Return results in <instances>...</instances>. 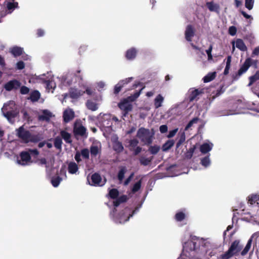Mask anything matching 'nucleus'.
Segmentation results:
<instances>
[{
  "label": "nucleus",
  "instance_id": "7",
  "mask_svg": "<svg viewBox=\"0 0 259 259\" xmlns=\"http://www.w3.org/2000/svg\"><path fill=\"white\" fill-rule=\"evenodd\" d=\"M242 246L240 244L239 240H235L232 242L229 249L234 253V255H236L242 249Z\"/></svg>",
  "mask_w": 259,
  "mask_h": 259
},
{
  "label": "nucleus",
  "instance_id": "9",
  "mask_svg": "<svg viewBox=\"0 0 259 259\" xmlns=\"http://www.w3.org/2000/svg\"><path fill=\"white\" fill-rule=\"evenodd\" d=\"M85 93V92L82 91L77 89L70 88L69 90V96L73 99H76L82 96Z\"/></svg>",
  "mask_w": 259,
  "mask_h": 259
},
{
  "label": "nucleus",
  "instance_id": "17",
  "mask_svg": "<svg viewBox=\"0 0 259 259\" xmlns=\"http://www.w3.org/2000/svg\"><path fill=\"white\" fill-rule=\"evenodd\" d=\"M87 130L84 126L82 125L79 126H75L73 129L74 135L80 136H84L86 133Z\"/></svg>",
  "mask_w": 259,
  "mask_h": 259
},
{
  "label": "nucleus",
  "instance_id": "58",
  "mask_svg": "<svg viewBox=\"0 0 259 259\" xmlns=\"http://www.w3.org/2000/svg\"><path fill=\"white\" fill-rule=\"evenodd\" d=\"M16 67L18 69L22 70L25 67V63L22 61H19L17 63Z\"/></svg>",
  "mask_w": 259,
  "mask_h": 259
},
{
  "label": "nucleus",
  "instance_id": "47",
  "mask_svg": "<svg viewBox=\"0 0 259 259\" xmlns=\"http://www.w3.org/2000/svg\"><path fill=\"white\" fill-rule=\"evenodd\" d=\"M249 79V85H251L256 80H259V70L257 71L253 75L250 76Z\"/></svg>",
  "mask_w": 259,
  "mask_h": 259
},
{
  "label": "nucleus",
  "instance_id": "46",
  "mask_svg": "<svg viewBox=\"0 0 259 259\" xmlns=\"http://www.w3.org/2000/svg\"><path fill=\"white\" fill-rule=\"evenodd\" d=\"M251 243H252V239H249L245 248L243 249V250L242 251V252L241 253L242 255H244L247 254V253L248 252L250 248Z\"/></svg>",
  "mask_w": 259,
  "mask_h": 259
},
{
  "label": "nucleus",
  "instance_id": "52",
  "mask_svg": "<svg viewBox=\"0 0 259 259\" xmlns=\"http://www.w3.org/2000/svg\"><path fill=\"white\" fill-rule=\"evenodd\" d=\"M175 219L178 222H181L185 218V214L182 212H178L175 215Z\"/></svg>",
  "mask_w": 259,
  "mask_h": 259
},
{
  "label": "nucleus",
  "instance_id": "38",
  "mask_svg": "<svg viewBox=\"0 0 259 259\" xmlns=\"http://www.w3.org/2000/svg\"><path fill=\"white\" fill-rule=\"evenodd\" d=\"M163 99V97L160 94L155 98L154 100V105L156 108H157L161 106Z\"/></svg>",
  "mask_w": 259,
  "mask_h": 259
},
{
  "label": "nucleus",
  "instance_id": "12",
  "mask_svg": "<svg viewBox=\"0 0 259 259\" xmlns=\"http://www.w3.org/2000/svg\"><path fill=\"white\" fill-rule=\"evenodd\" d=\"M74 117V113L72 110H66L64 111L63 118L64 122L67 123L71 121Z\"/></svg>",
  "mask_w": 259,
  "mask_h": 259
},
{
  "label": "nucleus",
  "instance_id": "16",
  "mask_svg": "<svg viewBox=\"0 0 259 259\" xmlns=\"http://www.w3.org/2000/svg\"><path fill=\"white\" fill-rule=\"evenodd\" d=\"M40 98V94L37 90H34L32 91L27 100H30L32 102H35L38 101Z\"/></svg>",
  "mask_w": 259,
  "mask_h": 259
},
{
  "label": "nucleus",
  "instance_id": "51",
  "mask_svg": "<svg viewBox=\"0 0 259 259\" xmlns=\"http://www.w3.org/2000/svg\"><path fill=\"white\" fill-rule=\"evenodd\" d=\"M80 154L82 157L85 159H89L90 158V151L87 148H84L81 150Z\"/></svg>",
  "mask_w": 259,
  "mask_h": 259
},
{
  "label": "nucleus",
  "instance_id": "63",
  "mask_svg": "<svg viewBox=\"0 0 259 259\" xmlns=\"http://www.w3.org/2000/svg\"><path fill=\"white\" fill-rule=\"evenodd\" d=\"M28 152L30 154L34 155L35 156H37L39 154V152L36 149H29Z\"/></svg>",
  "mask_w": 259,
  "mask_h": 259
},
{
  "label": "nucleus",
  "instance_id": "3",
  "mask_svg": "<svg viewBox=\"0 0 259 259\" xmlns=\"http://www.w3.org/2000/svg\"><path fill=\"white\" fill-rule=\"evenodd\" d=\"M20 160H17V163L21 165H26L31 161V157L27 151H22L20 153Z\"/></svg>",
  "mask_w": 259,
  "mask_h": 259
},
{
  "label": "nucleus",
  "instance_id": "56",
  "mask_svg": "<svg viewBox=\"0 0 259 259\" xmlns=\"http://www.w3.org/2000/svg\"><path fill=\"white\" fill-rule=\"evenodd\" d=\"M29 89L25 85L20 87V92L22 95L27 94L29 92Z\"/></svg>",
  "mask_w": 259,
  "mask_h": 259
},
{
  "label": "nucleus",
  "instance_id": "13",
  "mask_svg": "<svg viewBox=\"0 0 259 259\" xmlns=\"http://www.w3.org/2000/svg\"><path fill=\"white\" fill-rule=\"evenodd\" d=\"M251 65V61L250 59L248 58L245 60L244 63L243 64V65L241 66L240 69H239L237 75L239 76L242 75L243 73L245 72L249 67Z\"/></svg>",
  "mask_w": 259,
  "mask_h": 259
},
{
  "label": "nucleus",
  "instance_id": "36",
  "mask_svg": "<svg viewBox=\"0 0 259 259\" xmlns=\"http://www.w3.org/2000/svg\"><path fill=\"white\" fill-rule=\"evenodd\" d=\"M62 143V140L61 137L58 136L55 138L54 144L56 149L61 150Z\"/></svg>",
  "mask_w": 259,
  "mask_h": 259
},
{
  "label": "nucleus",
  "instance_id": "23",
  "mask_svg": "<svg viewBox=\"0 0 259 259\" xmlns=\"http://www.w3.org/2000/svg\"><path fill=\"white\" fill-rule=\"evenodd\" d=\"M78 170L77 164L74 162H70L68 164V170L69 173L71 174H75Z\"/></svg>",
  "mask_w": 259,
  "mask_h": 259
},
{
  "label": "nucleus",
  "instance_id": "30",
  "mask_svg": "<svg viewBox=\"0 0 259 259\" xmlns=\"http://www.w3.org/2000/svg\"><path fill=\"white\" fill-rule=\"evenodd\" d=\"M212 147L208 143H204L200 147V151L203 154H206L209 152Z\"/></svg>",
  "mask_w": 259,
  "mask_h": 259
},
{
  "label": "nucleus",
  "instance_id": "27",
  "mask_svg": "<svg viewBox=\"0 0 259 259\" xmlns=\"http://www.w3.org/2000/svg\"><path fill=\"white\" fill-rule=\"evenodd\" d=\"M10 52L14 57L20 56L22 54L23 49L19 47H14L10 51Z\"/></svg>",
  "mask_w": 259,
  "mask_h": 259
},
{
  "label": "nucleus",
  "instance_id": "8",
  "mask_svg": "<svg viewBox=\"0 0 259 259\" xmlns=\"http://www.w3.org/2000/svg\"><path fill=\"white\" fill-rule=\"evenodd\" d=\"M132 77L126 78L125 80L120 81L114 87V93L115 95L118 94L121 90L122 88L126 84H127L132 79Z\"/></svg>",
  "mask_w": 259,
  "mask_h": 259
},
{
  "label": "nucleus",
  "instance_id": "50",
  "mask_svg": "<svg viewBox=\"0 0 259 259\" xmlns=\"http://www.w3.org/2000/svg\"><path fill=\"white\" fill-rule=\"evenodd\" d=\"M201 164L207 167L208 166L210 163V159H209V155H207L205 157L202 158L201 160Z\"/></svg>",
  "mask_w": 259,
  "mask_h": 259
},
{
  "label": "nucleus",
  "instance_id": "45",
  "mask_svg": "<svg viewBox=\"0 0 259 259\" xmlns=\"http://www.w3.org/2000/svg\"><path fill=\"white\" fill-rule=\"evenodd\" d=\"M90 152L92 157H96L99 152V150L97 146L92 145L90 147Z\"/></svg>",
  "mask_w": 259,
  "mask_h": 259
},
{
  "label": "nucleus",
  "instance_id": "55",
  "mask_svg": "<svg viewBox=\"0 0 259 259\" xmlns=\"http://www.w3.org/2000/svg\"><path fill=\"white\" fill-rule=\"evenodd\" d=\"M7 7L9 10H12L14 9L15 8H17L18 7V3L17 2H15V3L9 2L7 4Z\"/></svg>",
  "mask_w": 259,
  "mask_h": 259
},
{
  "label": "nucleus",
  "instance_id": "24",
  "mask_svg": "<svg viewBox=\"0 0 259 259\" xmlns=\"http://www.w3.org/2000/svg\"><path fill=\"white\" fill-rule=\"evenodd\" d=\"M236 47L241 51H246L247 48L242 39L238 38L236 40Z\"/></svg>",
  "mask_w": 259,
  "mask_h": 259
},
{
  "label": "nucleus",
  "instance_id": "5",
  "mask_svg": "<svg viewBox=\"0 0 259 259\" xmlns=\"http://www.w3.org/2000/svg\"><path fill=\"white\" fill-rule=\"evenodd\" d=\"M119 108L123 111V116H126L133 109V105L128 102L122 100L118 104Z\"/></svg>",
  "mask_w": 259,
  "mask_h": 259
},
{
  "label": "nucleus",
  "instance_id": "28",
  "mask_svg": "<svg viewBox=\"0 0 259 259\" xmlns=\"http://www.w3.org/2000/svg\"><path fill=\"white\" fill-rule=\"evenodd\" d=\"M140 93V91H136L134 94L131 95L130 96L127 97L126 98L124 99L123 100L131 103V102L135 101L139 97Z\"/></svg>",
  "mask_w": 259,
  "mask_h": 259
},
{
  "label": "nucleus",
  "instance_id": "49",
  "mask_svg": "<svg viewBox=\"0 0 259 259\" xmlns=\"http://www.w3.org/2000/svg\"><path fill=\"white\" fill-rule=\"evenodd\" d=\"M141 184H142V180H140L139 181H138L137 183H136L132 189V191L133 193H135L137 192H138L141 188Z\"/></svg>",
  "mask_w": 259,
  "mask_h": 259
},
{
  "label": "nucleus",
  "instance_id": "40",
  "mask_svg": "<svg viewBox=\"0 0 259 259\" xmlns=\"http://www.w3.org/2000/svg\"><path fill=\"white\" fill-rule=\"evenodd\" d=\"M185 134L184 132H183L179 136L178 141L176 144V148H178L185 141Z\"/></svg>",
  "mask_w": 259,
  "mask_h": 259
},
{
  "label": "nucleus",
  "instance_id": "53",
  "mask_svg": "<svg viewBox=\"0 0 259 259\" xmlns=\"http://www.w3.org/2000/svg\"><path fill=\"white\" fill-rule=\"evenodd\" d=\"M160 150V147L158 146H151L149 148V152L152 154H157Z\"/></svg>",
  "mask_w": 259,
  "mask_h": 259
},
{
  "label": "nucleus",
  "instance_id": "20",
  "mask_svg": "<svg viewBox=\"0 0 259 259\" xmlns=\"http://www.w3.org/2000/svg\"><path fill=\"white\" fill-rule=\"evenodd\" d=\"M113 149L117 153H120L123 150V146L121 142L118 140L113 141Z\"/></svg>",
  "mask_w": 259,
  "mask_h": 259
},
{
  "label": "nucleus",
  "instance_id": "14",
  "mask_svg": "<svg viewBox=\"0 0 259 259\" xmlns=\"http://www.w3.org/2000/svg\"><path fill=\"white\" fill-rule=\"evenodd\" d=\"M206 6L210 12H214L219 14L220 7L219 4H215L213 2H209L206 3Z\"/></svg>",
  "mask_w": 259,
  "mask_h": 259
},
{
  "label": "nucleus",
  "instance_id": "42",
  "mask_svg": "<svg viewBox=\"0 0 259 259\" xmlns=\"http://www.w3.org/2000/svg\"><path fill=\"white\" fill-rule=\"evenodd\" d=\"M231 62V56H228L227 58V62L226 67L225 68L224 74V75H227L229 73V71L230 68Z\"/></svg>",
  "mask_w": 259,
  "mask_h": 259
},
{
  "label": "nucleus",
  "instance_id": "60",
  "mask_svg": "<svg viewBox=\"0 0 259 259\" xmlns=\"http://www.w3.org/2000/svg\"><path fill=\"white\" fill-rule=\"evenodd\" d=\"M177 132H178V128H176L173 130L170 131L167 135V137L168 138L173 137L176 134Z\"/></svg>",
  "mask_w": 259,
  "mask_h": 259
},
{
  "label": "nucleus",
  "instance_id": "62",
  "mask_svg": "<svg viewBox=\"0 0 259 259\" xmlns=\"http://www.w3.org/2000/svg\"><path fill=\"white\" fill-rule=\"evenodd\" d=\"M159 131L161 133L164 134L167 131V126L166 125H162L159 127Z\"/></svg>",
  "mask_w": 259,
  "mask_h": 259
},
{
  "label": "nucleus",
  "instance_id": "34",
  "mask_svg": "<svg viewBox=\"0 0 259 259\" xmlns=\"http://www.w3.org/2000/svg\"><path fill=\"white\" fill-rule=\"evenodd\" d=\"M108 195L110 198L116 199L119 195V191L116 188H113L109 190Z\"/></svg>",
  "mask_w": 259,
  "mask_h": 259
},
{
  "label": "nucleus",
  "instance_id": "10",
  "mask_svg": "<svg viewBox=\"0 0 259 259\" xmlns=\"http://www.w3.org/2000/svg\"><path fill=\"white\" fill-rule=\"evenodd\" d=\"M18 115V112L15 110H10L4 113V116L9 122L13 123L15 122V118Z\"/></svg>",
  "mask_w": 259,
  "mask_h": 259
},
{
  "label": "nucleus",
  "instance_id": "31",
  "mask_svg": "<svg viewBox=\"0 0 259 259\" xmlns=\"http://www.w3.org/2000/svg\"><path fill=\"white\" fill-rule=\"evenodd\" d=\"M86 106L88 109L94 111L97 110L98 108L97 104L91 100H88Z\"/></svg>",
  "mask_w": 259,
  "mask_h": 259
},
{
  "label": "nucleus",
  "instance_id": "33",
  "mask_svg": "<svg viewBox=\"0 0 259 259\" xmlns=\"http://www.w3.org/2000/svg\"><path fill=\"white\" fill-rule=\"evenodd\" d=\"M153 157L150 158H146L144 156H142L140 158L139 161L140 164L144 166H147L150 164L151 161L152 160Z\"/></svg>",
  "mask_w": 259,
  "mask_h": 259
},
{
  "label": "nucleus",
  "instance_id": "59",
  "mask_svg": "<svg viewBox=\"0 0 259 259\" xmlns=\"http://www.w3.org/2000/svg\"><path fill=\"white\" fill-rule=\"evenodd\" d=\"M134 175V174L133 172H132L130 175V176L124 182V185L127 186L130 183V182L133 179Z\"/></svg>",
  "mask_w": 259,
  "mask_h": 259
},
{
  "label": "nucleus",
  "instance_id": "41",
  "mask_svg": "<svg viewBox=\"0 0 259 259\" xmlns=\"http://www.w3.org/2000/svg\"><path fill=\"white\" fill-rule=\"evenodd\" d=\"M199 120H200V119L198 117L193 118L187 124V125L186 126V127L185 128V130L187 131L189 128L192 127L194 124L197 123Z\"/></svg>",
  "mask_w": 259,
  "mask_h": 259
},
{
  "label": "nucleus",
  "instance_id": "25",
  "mask_svg": "<svg viewBox=\"0 0 259 259\" xmlns=\"http://www.w3.org/2000/svg\"><path fill=\"white\" fill-rule=\"evenodd\" d=\"M216 76V72H209L203 78V81L205 83L210 82L213 80L215 78Z\"/></svg>",
  "mask_w": 259,
  "mask_h": 259
},
{
  "label": "nucleus",
  "instance_id": "19",
  "mask_svg": "<svg viewBox=\"0 0 259 259\" xmlns=\"http://www.w3.org/2000/svg\"><path fill=\"white\" fill-rule=\"evenodd\" d=\"M52 114L48 110H44L42 111V114L39 115L38 119L42 121H49L52 117Z\"/></svg>",
  "mask_w": 259,
  "mask_h": 259
},
{
  "label": "nucleus",
  "instance_id": "6",
  "mask_svg": "<svg viewBox=\"0 0 259 259\" xmlns=\"http://www.w3.org/2000/svg\"><path fill=\"white\" fill-rule=\"evenodd\" d=\"M91 180L92 183H90V184L94 186H102L104 185L106 181L105 180L104 182L102 183V178L100 175L97 172H95L92 175Z\"/></svg>",
  "mask_w": 259,
  "mask_h": 259
},
{
  "label": "nucleus",
  "instance_id": "15",
  "mask_svg": "<svg viewBox=\"0 0 259 259\" xmlns=\"http://www.w3.org/2000/svg\"><path fill=\"white\" fill-rule=\"evenodd\" d=\"M137 54V50L134 48H132L126 51L125 57L127 60H132L136 58Z\"/></svg>",
  "mask_w": 259,
  "mask_h": 259
},
{
  "label": "nucleus",
  "instance_id": "32",
  "mask_svg": "<svg viewBox=\"0 0 259 259\" xmlns=\"http://www.w3.org/2000/svg\"><path fill=\"white\" fill-rule=\"evenodd\" d=\"M184 247L189 248L190 251H194L196 250V242L193 241H188L185 243Z\"/></svg>",
  "mask_w": 259,
  "mask_h": 259
},
{
  "label": "nucleus",
  "instance_id": "37",
  "mask_svg": "<svg viewBox=\"0 0 259 259\" xmlns=\"http://www.w3.org/2000/svg\"><path fill=\"white\" fill-rule=\"evenodd\" d=\"M62 180V178L60 176L53 177L51 179V184L54 187H57Z\"/></svg>",
  "mask_w": 259,
  "mask_h": 259
},
{
  "label": "nucleus",
  "instance_id": "43",
  "mask_svg": "<svg viewBox=\"0 0 259 259\" xmlns=\"http://www.w3.org/2000/svg\"><path fill=\"white\" fill-rule=\"evenodd\" d=\"M234 253H232V251L228 249L224 253L221 254L220 256V259H230L231 257L233 256Z\"/></svg>",
  "mask_w": 259,
  "mask_h": 259
},
{
  "label": "nucleus",
  "instance_id": "57",
  "mask_svg": "<svg viewBox=\"0 0 259 259\" xmlns=\"http://www.w3.org/2000/svg\"><path fill=\"white\" fill-rule=\"evenodd\" d=\"M237 32L236 27L234 26H231L229 28V33L232 35L234 36Z\"/></svg>",
  "mask_w": 259,
  "mask_h": 259
},
{
  "label": "nucleus",
  "instance_id": "1",
  "mask_svg": "<svg viewBox=\"0 0 259 259\" xmlns=\"http://www.w3.org/2000/svg\"><path fill=\"white\" fill-rule=\"evenodd\" d=\"M17 136L25 143H28L29 142H37L39 140L37 136L32 135L30 132L25 130L23 126H20L17 130Z\"/></svg>",
  "mask_w": 259,
  "mask_h": 259
},
{
  "label": "nucleus",
  "instance_id": "22",
  "mask_svg": "<svg viewBox=\"0 0 259 259\" xmlns=\"http://www.w3.org/2000/svg\"><path fill=\"white\" fill-rule=\"evenodd\" d=\"M128 199L127 196L125 195H122L117 197L115 201H113V205L115 207L118 206L121 203L125 202Z\"/></svg>",
  "mask_w": 259,
  "mask_h": 259
},
{
  "label": "nucleus",
  "instance_id": "2",
  "mask_svg": "<svg viewBox=\"0 0 259 259\" xmlns=\"http://www.w3.org/2000/svg\"><path fill=\"white\" fill-rule=\"evenodd\" d=\"M137 137L145 145H149L152 143L153 134L150 133L149 129L140 128L137 132Z\"/></svg>",
  "mask_w": 259,
  "mask_h": 259
},
{
  "label": "nucleus",
  "instance_id": "61",
  "mask_svg": "<svg viewBox=\"0 0 259 259\" xmlns=\"http://www.w3.org/2000/svg\"><path fill=\"white\" fill-rule=\"evenodd\" d=\"M81 155L80 153L78 151L76 152L75 154L74 158L77 163H79L81 161V159L80 158Z\"/></svg>",
  "mask_w": 259,
  "mask_h": 259
},
{
  "label": "nucleus",
  "instance_id": "18",
  "mask_svg": "<svg viewBox=\"0 0 259 259\" xmlns=\"http://www.w3.org/2000/svg\"><path fill=\"white\" fill-rule=\"evenodd\" d=\"M76 76L80 80H82V76L81 75H77L76 74H67L65 78L64 79V81L65 83L70 85L72 84V78L73 77Z\"/></svg>",
  "mask_w": 259,
  "mask_h": 259
},
{
  "label": "nucleus",
  "instance_id": "54",
  "mask_svg": "<svg viewBox=\"0 0 259 259\" xmlns=\"http://www.w3.org/2000/svg\"><path fill=\"white\" fill-rule=\"evenodd\" d=\"M254 0H245V6L249 10L252 9L253 7Z\"/></svg>",
  "mask_w": 259,
  "mask_h": 259
},
{
  "label": "nucleus",
  "instance_id": "21",
  "mask_svg": "<svg viewBox=\"0 0 259 259\" xmlns=\"http://www.w3.org/2000/svg\"><path fill=\"white\" fill-rule=\"evenodd\" d=\"M61 138L65 141L66 143L70 144L72 141L71 140V134L65 131H61L60 132Z\"/></svg>",
  "mask_w": 259,
  "mask_h": 259
},
{
  "label": "nucleus",
  "instance_id": "4",
  "mask_svg": "<svg viewBox=\"0 0 259 259\" xmlns=\"http://www.w3.org/2000/svg\"><path fill=\"white\" fill-rule=\"evenodd\" d=\"M21 86V82L17 79L10 80L4 84V89L7 91L17 90Z\"/></svg>",
  "mask_w": 259,
  "mask_h": 259
},
{
  "label": "nucleus",
  "instance_id": "26",
  "mask_svg": "<svg viewBox=\"0 0 259 259\" xmlns=\"http://www.w3.org/2000/svg\"><path fill=\"white\" fill-rule=\"evenodd\" d=\"M202 92L199 91L198 89H195L193 90L189 96V100L190 102H192L198 98V96Z\"/></svg>",
  "mask_w": 259,
  "mask_h": 259
},
{
  "label": "nucleus",
  "instance_id": "64",
  "mask_svg": "<svg viewBox=\"0 0 259 259\" xmlns=\"http://www.w3.org/2000/svg\"><path fill=\"white\" fill-rule=\"evenodd\" d=\"M225 91V90L224 89V86L222 85L219 89L217 90L215 96H219L220 95H221L222 93H223Z\"/></svg>",
  "mask_w": 259,
  "mask_h": 259
},
{
  "label": "nucleus",
  "instance_id": "29",
  "mask_svg": "<svg viewBox=\"0 0 259 259\" xmlns=\"http://www.w3.org/2000/svg\"><path fill=\"white\" fill-rule=\"evenodd\" d=\"M174 141L172 140L167 141L162 146V149L163 151L169 150L174 145Z\"/></svg>",
  "mask_w": 259,
  "mask_h": 259
},
{
  "label": "nucleus",
  "instance_id": "48",
  "mask_svg": "<svg viewBox=\"0 0 259 259\" xmlns=\"http://www.w3.org/2000/svg\"><path fill=\"white\" fill-rule=\"evenodd\" d=\"M126 172V169L125 167H122L119 171L117 178L119 181H122L124 178V175Z\"/></svg>",
  "mask_w": 259,
  "mask_h": 259
},
{
  "label": "nucleus",
  "instance_id": "11",
  "mask_svg": "<svg viewBox=\"0 0 259 259\" xmlns=\"http://www.w3.org/2000/svg\"><path fill=\"white\" fill-rule=\"evenodd\" d=\"M185 35V38L187 41H190L192 40V38L194 35V30L191 25H188L186 27Z\"/></svg>",
  "mask_w": 259,
  "mask_h": 259
},
{
  "label": "nucleus",
  "instance_id": "35",
  "mask_svg": "<svg viewBox=\"0 0 259 259\" xmlns=\"http://www.w3.org/2000/svg\"><path fill=\"white\" fill-rule=\"evenodd\" d=\"M44 83L46 85V88L48 90H54L56 87L55 82L52 79L45 80Z\"/></svg>",
  "mask_w": 259,
  "mask_h": 259
},
{
  "label": "nucleus",
  "instance_id": "44",
  "mask_svg": "<svg viewBox=\"0 0 259 259\" xmlns=\"http://www.w3.org/2000/svg\"><path fill=\"white\" fill-rule=\"evenodd\" d=\"M196 149V146H193L192 147H191L185 154V157L187 159H191L193 155L194 151Z\"/></svg>",
  "mask_w": 259,
  "mask_h": 259
},
{
  "label": "nucleus",
  "instance_id": "39",
  "mask_svg": "<svg viewBox=\"0 0 259 259\" xmlns=\"http://www.w3.org/2000/svg\"><path fill=\"white\" fill-rule=\"evenodd\" d=\"M259 201V195L256 194L251 195L248 197V202L251 204L255 203L258 204Z\"/></svg>",
  "mask_w": 259,
  "mask_h": 259
}]
</instances>
